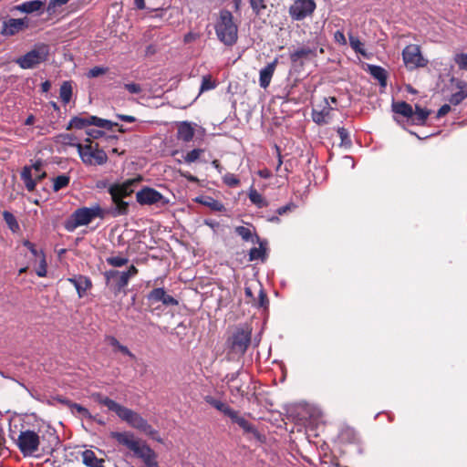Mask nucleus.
<instances>
[{"label": "nucleus", "instance_id": "nucleus-1", "mask_svg": "<svg viewBox=\"0 0 467 467\" xmlns=\"http://www.w3.org/2000/svg\"><path fill=\"white\" fill-rule=\"evenodd\" d=\"M93 400L100 405L108 408L109 410L116 413V415L123 421L127 422L130 427L143 431L148 436L162 442V440L155 435L158 433L148 421L140 416L138 412L120 405L115 400L103 396L101 393H94Z\"/></svg>", "mask_w": 467, "mask_h": 467}, {"label": "nucleus", "instance_id": "nucleus-2", "mask_svg": "<svg viewBox=\"0 0 467 467\" xmlns=\"http://www.w3.org/2000/svg\"><path fill=\"white\" fill-rule=\"evenodd\" d=\"M110 437L119 445H122L133 452V455L140 459L145 467H159L157 453L146 443L136 438L130 431H112Z\"/></svg>", "mask_w": 467, "mask_h": 467}, {"label": "nucleus", "instance_id": "nucleus-3", "mask_svg": "<svg viewBox=\"0 0 467 467\" xmlns=\"http://www.w3.org/2000/svg\"><path fill=\"white\" fill-rule=\"evenodd\" d=\"M204 401L223 413L224 416L230 418L233 423L237 424L245 433H252L255 438L260 439V433L255 426L248 421L244 417L241 416L239 411L234 410L226 402L215 399L211 395L203 397Z\"/></svg>", "mask_w": 467, "mask_h": 467}, {"label": "nucleus", "instance_id": "nucleus-4", "mask_svg": "<svg viewBox=\"0 0 467 467\" xmlns=\"http://www.w3.org/2000/svg\"><path fill=\"white\" fill-rule=\"evenodd\" d=\"M105 213L99 204L92 207H80L65 221L64 227L67 231L73 232L79 226L88 225L97 217L103 219Z\"/></svg>", "mask_w": 467, "mask_h": 467}, {"label": "nucleus", "instance_id": "nucleus-5", "mask_svg": "<svg viewBox=\"0 0 467 467\" xmlns=\"http://www.w3.org/2000/svg\"><path fill=\"white\" fill-rule=\"evenodd\" d=\"M218 38L224 45L232 46L237 40V26L234 23L233 15L227 10L220 13V18L215 26Z\"/></svg>", "mask_w": 467, "mask_h": 467}, {"label": "nucleus", "instance_id": "nucleus-6", "mask_svg": "<svg viewBox=\"0 0 467 467\" xmlns=\"http://www.w3.org/2000/svg\"><path fill=\"white\" fill-rule=\"evenodd\" d=\"M251 330L248 327H238L228 338L227 344L232 353L242 356L251 343Z\"/></svg>", "mask_w": 467, "mask_h": 467}, {"label": "nucleus", "instance_id": "nucleus-7", "mask_svg": "<svg viewBox=\"0 0 467 467\" xmlns=\"http://www.w3.org/2000/svg\"><path fill=\"white\" fill-rule=\"evenodd\" d=\"M78 150L82 161L88 165H102L107 162L108 156L106 152L99 148V144L88 145L78 144Z\"/></svg>", "mask_w": 467, "mask_h": 467}, {"label": "nucleus", "instance_id": "nucleus-8", "mask_svg": "<svg viewBox=\"0 0 467 467\" xmlns=\"http://www.w3.org/2000/svg\"><path fill=\"white\" fill-rule=\"evenodd\" d=\"M42 161H36L31 167L25 166L22 169L20 177L28 192H33L36 189V182L47 177V172L42 171Z\"/></svg>", "mask_w": 467, "mask_h": 467}, {"label": "nucleus", "instance_id": "nucleus-9", "mask_svg": "<svg viewBox=\"0 0 467 467\" xmlns=\"http://www.w3.org/2000/svg\"><path fill=\"white\" fill-rule=\"evenodd\" d=\"M16 445L24 456H29L38 451L40 437L34 431H21L16 440Z\"/></svg>", "mask_w": 467, "mask_h": 467}, {"label": "nucleus", "instance_id": "nucleus-10", "mask_svg": "<svg viewBox=\"0 0 467 467\" xmlns=\"http://www.w3.org/2000/svg\"><path fill=\"white\" fill-rule=\"evenodd\" d=\"M317 8L315 0H295L288 8L292 20L302 21L311 16Z\"/></svg>", "mask_w": 467, "mask_h": 467}, {"label": "nucleus", "instance_id": "nucleus-11", "mask_svg": "<svg viewBox=\"0 0 467 467\" xmlns=\"http://www.w3.org/2000/svg\"><path fill=\"white\" fill-rule=\"evenodd\" d=\"M136 200L140 205L161 203L165 205L169 201L157 190L145 186L136 193Z\"/></svg>", "mask_w": 467, "mask_h": 467}, {"label": "nucleus", "instance_id": "nucleus-12", "mask_svg": "<svg viewBox=\"0 0 467 467\" xmlns=\"http://www.w3.org/2000/svg\"><path fill=\"white\" fill-rule=\"evenodd\" d=\"M402 57L404 64L409 69L424 67L427 64V61L421 56L420 47L417 45L407 46L403 49Z\"/></svg>", "mask_w": 467, "mask_h": 467}, {"label": "nucleus", "instance_id": "nucleus-13", "mask_svg": "<svg viewBox=\"0 0 467 467\" xmlns=\"http://www.w3.org/2000/svg\"><path fill=\"white\" fill-rule=\"evenodd\" d=\"M107 285L110 287L114 295H119L128 285L130 279L126 274L118 270H109L104 273Z\"/></svg>", "mask_w": 467, "mask_h": 467}, {"label": "nucleus", "instance_id": "nucleus-14", "mask_svg": "<svg viewBox=\"0 0 467 467\" xmlns=\"http://www.w3.org/2000/svg\"><path fill=\"white\" fill-rule=\"evenodd\" d=\"M47 50L46 47L33 49L16 60V63L25 69L32 68L47 58Z\"/></svg>", "mask_w": 467, "mask_h": 467}, {"label": "nucleus", "instance_id": "nucleus-15", "mask_svg": "<svg viewBox=\"0 0 467 467\" xmlns=\"http://www.w3.org/2000/svg\"><path fill=\"white\" fill-rule=\"evenodd\" d=\"M29 27V19L9 18L3 23L1 33L3 36H11Z\"/></svg>", "mask_w": 467, "mask_h": 467}, {"label": "nucleus", "instance_id": "nucleus-16", "mask_svg": "<svg viewBox=\"0 0 467 467\" xmlns=\"http://www.w3.org/2000/svg\"><path fill=\"white\" fill-rule=\"evenodd\" d=\"M147 300L150 306L159 302H161L165 306H175L179 305L178 300L175 299L172 296L167 294L162 287L152 289L147 295Z\"/></svg>", "mask_w": 467, "mask_h": 467}, {"label": "nucleus", "instance_id": "nucleus-17", "mask_svg": "<svg viewBox=\"0 0 467 467\" xmlns=\"http://www.w3.org/2000/svg\"><path fill=\"white\" fill-rule=\"evenodd\" d=\"M244 295L246 298V302L251 304L253 306L257 308H263L264 310L268 309L269 306V299L265 289L259 285L258 287V296L255 297L253 293V288L251 286L244 287Z\"/></svg>", "mask_w": 467, "mask_h": 467}, {"label": "nucleus", "instance_id": "nucleus-18", "mask_svg": "<svg viewBox=\"0 0 467 467\" xmlns=\"http://www.w3.org/2000/svg\"><path fill=\"white\" fill-rule=\"evenodd\" d=\"M142 181L141 176L127 180L122 183L111 184L109 188V193L116 196V192L123 197H128L134 192V188Z\"/></svg>", "mask_w": 467, "mask_h": 467}, {"label": "nucleus", "instance_id": "nucleus-19", "mask_svg": "<svg viewBox=\"0 0 467 467\" xmlns=\"http://www.w3.org/2000/svg\"><path fill=\"white\" fill-rule=\"evenodd\" d=\"M47 4V0H30L23 2L19 5H14L11 7V12H20L26 15L37 13L42 14L44 11V7Z\"/></svg>", "mask_w": 467, "mask_h": 467}, {"label": "nucleus", "instance_id": "nucleus-20", "mask_svg": "<svg viewBox=\"0 0 467 467\" xmlns=\"http://www.w3.org/2000/svg\"><path fill=\"white\" fill-rule=\"evenodd\" d=\"M277 63L278 58H275L274 61L268 63L267 66L260 70L259 84L261 88H266L269 86Z\"/></svg>", "mask_w": 467, "mask_h": 467}, {"label": "nucleus", "instance_id": "nucleus-21", "mask_svg": "<svg viewBox=\"0 0 467 467\" xmlns=\"http://www.w3.org/2000/svg\"><path fill=\"white\" fill-rule=\"evenodd\" d=\"M194 127L188 121H181L177 124V138L183 142H189L193 139Z\"/></svg>", "mask_w": 467, "mask_h": 467}, {"label": "nucleus", "instance_id": "nucleus-22", "mask_svg": "<svg viewBox=\"0 0 467 467\" xmlns=\"http://www.w3.org/2000/svg\"><path fill=\"white\" fill-rule=\"evenodd\" d=\"M465 99H467V82L459 81L449 99V102L451 105L457 106Z\"/></svg>", "mask_w": 467, "mask_h": 467}, {"label": "nucleus", "instance_id": "nucleus-23", "mask_svg": "<svg viewBox=\"0 0 467 467\" xmlns=\"http://www.w3.org/2000/svg\"><path fill=\"white\" fill-rule=\"evenodd\" d=\"M238 372L227 375V384L229 385V390L233 396L244 398L246 395V391L243 389V384L238 382Z\"/></svg>", "mask_w": 467, "mask_h": 467}, {"label": "nucleus", "instance_id": "nucleus-24", "mask_svg": "<svg viewBox=\"0 0 467 467\" xmlns=\"http://www.w3.org/2000/svg\"><path fill=\"white\" fill-rule=\"evenodd\" d=\"M429 119H396L399 125L407 130L410 134L416 135L418 138H420V135L411 128L414 126H424L428 123Z\"/></svg>", "mask_w": 467, "mask_h": 467}, {"label": "nucleus", "instance_id": "nucleus-25", "mask_svg": "<svg viewBox=\"0 0 467 467\" xmlns=\"http://www.w3.org/2000/svg\"><path fill=\"white\" fill-rule=\"evenodd\" d=\"M116 196L114 194H110L113 203L115 204L114 210L111 212V214L113 216H119V215H126L129 213V203L123 199L122 195L115 192Z\"/></svg>", "mask_w": 467, "mask_h": 467}, {"label": "nucleus", "instance_id": "nucleus-26", "mask_svg": "<svg viewBox=\"0 0 467 467\" xmlns=\"http://www.w3.org/2000/svg\"><path fill=\"white\" fill-rule=\"evenodd\" d=\"M85 124L89 123L98 128H104L108 130H111L113 126H118L117 123H112L107 119H71L70 125L78 124V123Z\"/></svg>", "mask_w": 467, "mask_h": 467}, {"label": "nucleus", "instance_id": "nucleus-27", "mask_svg": "<svg viewBox=\"0 0 467 467\" xmlns=\"http://www.w3.org/2000/svg\"><path fill=\"white\" fill-rule=\"evenodd\" d=\"M106 341L114 348L113 351H119L122 355L130 357L131 359H135L136 356L124 345H122L115 337H106Z\"/></svg>", "mask_w": 467, "mask_h": 467}, {"label": "nucleus", "instance_id": "nucleus-28", "mask_svg": "<svg viewBox=\"0 0 467 467\" xmlns=\"http://www.w3.org/2000/svg\"><path fill=\"white\" fill-rule=\"evenodd\" d=\"M368 71L379 82L381 87L387 86V71L383 67L375 65H368Z\"/></svg>", "mask_w": 467, "mask_h": 467}, {"label": "nucleus", "instance_id": "nucleus-29", "mask_svg": "<svg viewBox=\"0 0 467 467\" xmlns=\"http://www.w3.org/2000/svg\"><path fill=\"white\" fill-rule=\"evenodd\" d=\"M81 459L82 462L88 467H99V464L104 463V460L98 458L91 450L84 451L81 453Z\"/></svg>", "mask_w": 467, "mask_h": 467}, {"label": "nucleus", "instance_id": "nucleus-30", "mask_svg": "<svg viewBox=\"0 0 467 467\" xmlns=\"http://www.w3.org/2000/svg\"><path fill=\"white\" fill-rule=\"evenodd\" d=\"M339 439L341 442L348 444H356L359 442L358 434L354 429L349 427H347L340 431Z\"/></svg>", "mask_w": 467, "mask_h": 467}, {"label": "nucleus", "instance_id": "nucleus-31", "mask_svg": "<svg viewBox=\"0 0 467 467\" xmlns=\"http://www.w3.org/2000/svg\"><path fill=\"white\" fill-rule=\"evenodd\" d=\"M234 232L245 242L251 241L253 244L259 242V236L245 226H236Z\"/></svg>", "mask_w": 467, "mask_h": 467}, {"label": "nucleus", "instance_id": "nucleus-32", "mask_svg": "<svg viewBox=\"0 0 467 467\" xmlns=\"http://www.w3.org/2000/svg\"><path fill=\"white\" fill-rule=\"evenodd\" d=\"M392 110L395 114H399L403 117H412L413 114L411 106L404 101L393 102Z\"/></svg>", "mask_w": 467, "mask_h": 467}, {"label": "nucleus", "instance_id": "nucleus-33", "mask_svg": "<svg viewBox=\"0 0 467 467\" xmlns=\"http://www.w3.org/2000/svg\"><path fill=\"white\" fill-rule=\"evenodd\" d=\"M315 55V49L310 47H299L290 54V59L293 63H296L302 58H307L308 57Z\"/></svg>", "mask_w": 467, "mask_h": 467}, {"label": "nucleus", "instance_id": "nucleus-34", "mask_svg": "<svg viewBox=\"0 0 467 467\" xmlns=\"http://www.w3.org/2000/svg\"><path fill=\"white\" fill-rule=\"evenodd\" d=\"M78 284L77 285V293L79 298H82L88 290L92 287V282L89 277L78 275Z\"/></svg>", "mask_w": 467, "mask_h": 467}, {"label": "nucleus", "instance_id": "nucleus-35", "mask_svg": "<svg viewBox=\"0 0 467 467\" xmlns=\"http://www.w3.org/2000/svg\"><path fill=\"white\" fill-rule=\"evenodd\" d=\"M59 96L64 104L69 103L72 98V85L69 81H64L60 87Z\"/></svg>", "mask_w": 467, "mask_h": 467}, {"label": "nucleus", "instance_id": "nucleus-36", "mask_svg": "<svg viewBox=\"0 0 467 467\" xmlns=\"http://www.w3.org/2000/svg\"><path fill=\"white\" fill-rule=\"evenodd\" d=\"M199 202L215 212H224L226 210L223 202L212 197H205L204 200Z\"/></svg>", "mask_w": 467, "mask_h": 467}, {"label": "nucleus", "instance_id": "nucleus-37", "mask_svg": "<svg viewBox=\"0 0 467 467\" xmlns=\"http://www.w3.org/2000/svg\"><path fill=\"white\" fill-rule=\"evenodd\" d=\"M3 218L5 222V223L7 224L8 228L13 232V233H16L19 230V224L16 221V216L8 212V211H4L3 212Z\"/></svg>", "mask_w": 467, "mask_h": 467}, {"label": "nucleus", "instance_id": "nucleus-38", "mask_svg": "<svg viewBox=\"0 0 467 467\" xmlns=\"http://www.w3.org/2000/svg\"><path fill=\"white\" fill-rule=\"evenodd\" d=\"M70 182V177L67 174H62L57 177H56L53 180V191L55 192L60 191L63 188H66L68 186Z\"/></svg>", "mask_w": 467, "mask_h": 467}, {"label": "nucleus", "instance_id": "nucleus-39", "mask_svg": "<svg viewBox=\"0 0 467 467\" xmlns=\"http://www.w3.org/2000/svg\"><path fill=\"white\" fill-rule=\"evenodd\" d=\"M337 134L340 138V146L345 148H350L352 146V140L349 136V132L343 127L337 128Z\"/></svg>", "mask_w": 467, "mask_h": 467}, {"label": "nucleus", "instance_id": "nucleus-40", "mask_svg": "<svg viewBox=\"0 0 467 467\" xmlns=\"http://www.w3.org/2000/svg\"><path fill=\"white\" fill-rule=\"evenodd\" d=\"M36 259L39 260V265H38L37 269L36 270V273L39 277H45L47 275V265L46 255H45V253L43 252V250H40L39 256Z\"/></svg>", "mask_w": 467, "mask_h": 467}, {"label": "nucleus", "instance_id": "nucleus-41", "mask_svg": "<svg viewBox=\"0 0 467 467\" xmlns=\"http://www.w3.org/2000/svg\"><path fill=\"white\" fill-rule=\"evenodd\" d=\"M349 45L355 52L359 53L362 56H366L364 45L358 37L350 35L349 36Z\"/></svg>", "mask_w": 467, "mask_h": 467}, {"label": "nucleus", "instance_id": "nucleus-42", "mask_svg": "<svg viewBox=\"0 0 467 467\" xmlns=\"http://www.w3.org/2000/svg\"><path fill=\"white\" fill-rule=\"evenodd\" d=\"M249 199L254 204L257 205L259 208L265 207L266 205L264 197L256 190L250 191Z\"/></svg>", "mask_w": 467, "mask_h": 467}, {"label": "nucleus", "instance_id": "nucleus-43", "mask_svg": "<svg viewBox=\"0 0 467 467\" xmlns=\"http://www.w3.org/2000/svg\"><path fill=\"white\" fill-rule=\"evenodd\" d=\"M265 255V249L260 244L259 247H253L249 252V260L255 261L259 259H264Z\"/></svg>", "mask_w": 467, "mask_h": 467}, {"label": "nucleus", "instance_id": "nucleus-44", "mask_svg": "<svg viewBox=\"0 0 467 467\" xmlns=\"http://www.w3.org/2000/svg\"><path fill=\"white\" fill-rule=\"evenodd\" d=\"M216 83L213 81L211 78V76L206 75L203 76L202 78V84L200 87V93H202L204 91L212 90L215 88Z\"/></svg>", "mask_w": 467, "mask_h": 467}, {"label": "nucleus", "instance_id": "nucleus-45", "mask_svg": "<svg viewBox=\"0 0 467 467\" xmlns=\"http://www.w3.org/2000/svg\"><path fill=\"white\" fill-rule=\"evenodd\" d=\"M106 262L113 267H121L128 264L129 259L123 256H110L106 259Z\"/></svg>", "mask_w": 467, "mask_h": 467}, {"label": "nucleus", "instance_id": "nucleus-46", "mask_svg": "<svg viewBox=\"0 0 467 467\" xmlns=\"http://www.w3.org/2000/svg\"><path fill=\"white\" fill-rule=\"evenodd\" d=\"M204 151V150L202 149H194L191 151H189L185 157H184V161L187 162V163H192V162H194L196 161L201 154Z\"/></svg>", "mask_w": 467, "mask_h": 467}, {"label": "nucleus", "instance_id": "nucleus-47", "mask_svg": "<svg viewBox=\"0 0 467 467\" xmlns=\"http://www.w3.org/2000/svg\"><path fill=\"white\" fill-rule=\"evenodd\" d=\"M223 181L229 187H237L240 184V180L234 174L230 172L224 174Z\"/></svg>", "mask_w": 467, "mask_h": 467}, {"label": "nucleus", "instance_id": "nucleus-48", "mask_svg": "<svg viewBox=\"0 0 467 467\" xmlns=\"http://www.w3.org/2000/svg\"><path fill=\"white\" fill-rule=\"evenodd\" d=\"M70 409H71L72 411L76 410L83 418H86V419H91L92 418L89 410L87 408H85L82 405H80V404L73 402V404L71 405Z\"/></svg>", "mask_w": 467, "mask_h": 467}, {"label": "nucleus", "instance_id": "nucleus-49", "mask_svg": "<svg viewBox=\"0 0 467 467\" xmlns=\"http://www.w3.org/2000/svg\"><path fill=\"white\" fill-rule=\"evenodd\" d=\"M69 0H49V4L47 7V12L48 14H54L57 11V7H61L66 5Z\"/></svg>", "mask_w": 467, "mask_h": 467}, {"label": "nucleus", "instance_id": "nucleus-50", "mask_svg": "<svg viewBox=\"0 0 467 467\" xmlns=\"http://www.w3.org/2000/svg\"><path fill=\"white\" fill-rule=\"evenodd\" d=\"M454 62L460 69L467 70V53L456 54L454 57Z\"/></svg>", "mask_w": 467, "mask_h": 467}, {"label": "nucleus", "instance_id": "nucleus-51", "mask_svg": "<svg viewBox=\"0 0 467 467\" xmlns=\"http://www.w3.org/2000/svg\"><path fill=\"white\" fill-rule=\"evenodd\" d=\"M249 3L256 15H259L266 7L265 0H249Z\"/></svg>", "mask_w": 467, "mask_h": 467}, {"label": "nucleus", "instance_id": "nucleus-52", "mask_svg": "<svg viewBox=\"0 0 467 467\" xmlns=\"http://www.w3.org/2000/svg\"><path fill=\"white\" fill-rule=\"evenodd\" d=\"M296 208V205L293 202H290L289 203H287L282 207H279L276 210V213L278 215H283V214L286 213L287 212L293 211Z\"/></svg>", "mask_w": 467, "mask_h": 467}, {"label": "nucleus", "instance_id": "nucleus-53", "mask_svg": "<svg viewBox=\"0 0 467 467\" xmlns=\"http://www.w3.org/2000/svg\"><path fill=\"white\" fill-rule=\"evenodd\" d=\"M106 72V68L101 67H94L88 72V78H97L100 75H103Z\"/></svg>", "mask_w": 467, "mask_h": 467}, {"label": "nucleus", "instance_id": "nucleus-54", "mask_svg": "<svg viewBox=\"0 0 467 467\" xmlns=\"http://www.w3.org/2000/svg\"><path fill=\"white\" fill-rule=\"evenodd\" d=\"M23 245L26 246L36 258L39 256L40 250H37L33 243L28 240H25L23 242Z\"/></svg>", "mask_w": 467, "mask_h": 467}, {"label": "nucleus", "instance_id": "nucleus-55", "mask_svg": "<svg viewBox=\"0 0 467 467\" xmlns=\"http://www.w3.org/2000/svg\"><path fill=\"white\" fill-rule=\"evenodd\" d=\"M124 88L131 94H138L141 91V88L136 83H128L124 85Z\"/></svg>", "mask_w": 467, "mask_h": 467}, {"label": "nucleus", "instance_id": "nucleus-56", "mask_svg": "<svg viewBox=\"0 0 467 467\" xmlns=\"http://www.w3.org/2000/svg\"><path fill=\"white\" fill-rule=\"evenodd\" d=\"M88 134L92 137L93 139H99L102 136H104L105 132L99 129H90L88 131Z\"/></svg>", "mask_w": 467, "mask_h": 467}, {"label": "nucleus", "instance_id": "nucleus-57", "mask_svg": "<svg viewBox=\"0 0 467 467\" xmlns=\"http://www.w3.org/2000/svg\"><path fill=\"white\" fill-rule=\"evenodd\" d=\"M450 111H451V104H444L439 109L437 117H443V116L447 115Z\"/></svg>", "mask_w": 467, "mask_h": 467}, {"label": "nucleus", "instance_id": "nucleus-58", "mask_svg": "<svg viewBox=\"0 0 467 467\" xmlns=\"http://www.w3.org/2000/svg\"><path fill=\"white\" fill-rule=\"evenodd\" d=\"M335 36V40H336L337 42H338L339 44H341V45H346V44H347V40H346V37H345V35H344V33H343V32H341V31H337V32L335 33V36Z\"/></svg>", "mask_w": 467, "mask_h": 467}, {"label": "nucleus", "instance_id": "nucleus-59", "mask_svg": "<svg viewBox=\"0 0 467 467\" xmlns=\"http://www.w3.org/2000/svg\"><path fill=\"white\" fill-rule=\"evenodd\" d=\"M127 275V277L130 279V277L136 275L138 274V269L132 265L129 267L127 271L122 272Z\"/></svg>", "mask_w": 467, "mask_h": 467}, {"label": "nucleus", "instance_id": "nucleus-60", "mask_svg": "<svg viewBox=\"0 0 467 467\" xmlns=\"http://www.w3.org/2000/svg\"><path fill=\"white\" fill-rule=\"evenodd\" d=\"M274 148H275V151H276V155H277V159H278V164H277V168H276L278 170L283 163L281 150H280V147L276 144L274 145Z\"/></svg>", "mask_w": 467, "mask_h": 467}, {"label": "nucleus", "instance_id": "nucleus-61", "mask_svg": "<svg viewBox=\"0 0 467 467\" xmlns=\"http://www.w3.org/2000/svg\"><path fill=\"white\" fill-rule=\"evenodd\" d=\"M180 173L182 177L187 179L189 182H195L198 181V179L195 176H193L192 174H191L190 172L180 171Z\"/></svg>", "mask_w": 467, "mask_h": 467}, {"label": "nucleus", "instance_id": "nucleus-62", "mask_svg": "<svg viewBox=\"0 0 467 467\" xmlns=\"http://www.w3.org/2000/svg\"><path fill=\"white\" fill-rule=\"evenodd\" d=\"M180 173L182 177L187 179L189 182H195L198 181V179L195 176H193L192 174H191L190 172L180 171Z\"/></svg>", "mask_w": 467, "mask_h": 467}, {"label": "nucleus", "instance_id": "nucleus-63", "mask_svg": "<svg viewBox=\"0 0 467 467\" xmlns=\"http://www.w3.org/2000/svg\"><path fill=\"white\" fill-rule=\"evenodd\" d=\"M57 400L61 403V404H64V405H67V407H71V405L73 404L72 401H70L69 400L66 399V398H63V397H57Z\"/></svg>", "mask_w": 467, "mask_h": 467}, {"label": "nucleus", "instance_id": "nucleus-64", "mask_svg": "<svg viewBox=\"0 0 467 467\" xmlns=\"http://www.w3.org/2000/svg\"><path fill=\"white\" fill-rule=\"evenodd\" d=\"M258 174H259V176H260V177H262V178H265V179H266V178H269V177L271 176V172H270V171H269V170H267V169L260 170V171H258Z\"/></svg>", "mask_w": 467, "mask_h": 467}]
</instances>
